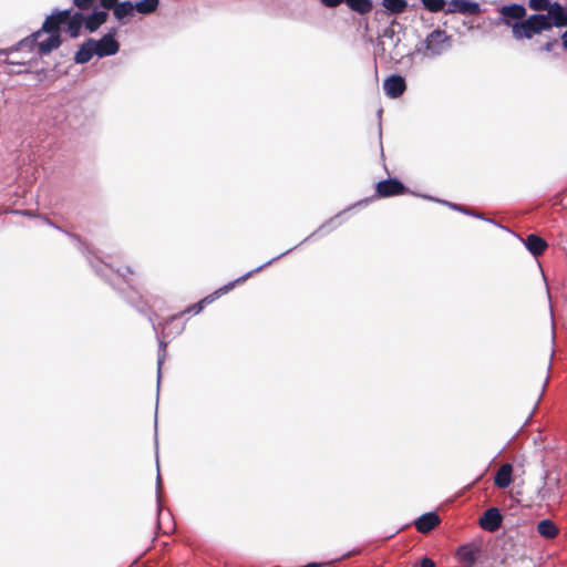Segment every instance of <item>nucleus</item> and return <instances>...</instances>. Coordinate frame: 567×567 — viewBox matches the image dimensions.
<instances>
[{
	"label": "nucleus",
	"mask_w": 567,
	"mask_h": 567,
	"mask_svg": "<svg viewBox=\"0 0 567 567\" xmlns=\"http://www.w3.org/2000/svg\"><path fill=\"white\" fill-rule=\"evenodd\" d=\"M75 244V246L86 256V259L91 267L94 269L95 274L103 278L106 282H109L113 289L118 291L124 296L126 301L132 305L138 312L146 313L148 307L145 302H143L140 293L133 289V279L128 276L134 274L133 269L130 266L124 268L114 269L110 264L103 262L97 257H91L89 248L81 240V238L71 233H65Z\"/></svg>",
	"instance_id": "1"
},
{
	"label": "nucleus",
	"mask_w": 567,
	"mask_h": 567,
	"mask_svg": "<svg viewBox=\"0 0 567 567\" xmlns=\"http://www.w3.org/2000/svg\"><path fill=\"white\" fill-rule=\"evenodd\" d=\"M370 198H365L363 200H359L357 202L353 207L355 206H361V205H367L370 203ZM352 208V206L343 209L342 212L338 213L337 215H334L333 217L329 218L328 220H326L322 225H320L313 233H311L308 237H306L302 241H300L298 245H296L295 247H291L289 249H287L286 251L279 254L278 256L271 258L270 260L264 262L262 265L258 266L257 268L246 272L245 275L238 277L237 279H235L234 281H229L228 284L224 285L223 287H220L219 289H217L215 291V295L217 296H221L224 293H227L228 291H230L239 282H244L246 281L251 275L260 271L261 269L268 267L269 265H271L274 261L280 259L281 257L290 254L291 251H293L296 248H298L299 246H301L302 244L311 240L312 238H315L316 236L318 235H326L328 233H330L332 229L337 228L338 226L341 225V221H338V219L348 210H350Z\"/></svg>",
	"instance_id": "2"
},
{
	"label": "nucleus",
	"mask_w": 567,
	"mask_h": 567,
	"mask_svg": "<svg viewBox=\"0 0 567 567\" xmlns=\"http://www.w3.org/2000/svg\"><path fill=\"white\" fill-rule=\"evenodd\" d=\"M452 48V38L442 29L431 31L416 47L415 52L423 56L434 59L441 56Z\"/></svg>",
	"instance_id": "3"
},
{
	"label": "nucleus",
	"mask_w": 567,
	"mask_h": 567,
	"mask_svg": "<svg viewBox=\"0 0 567 567\" xmlns=\"http://www.w3.org/2000/svg\"><path fill=\"white\" fill-rule=\"evenodd\" d=\"M63 20L58 18L53 12L49 14L42 23V27L38 30L40 34L47 33L48 37L39 44V55L43 56L58 49L62 43L61 27Z\"/></svg>",
	"instance_id": "4"
},
{
	"label": "nucleus",
	"mask_w": 567,
	"mask_h": 567,
	"mask_svg": "<svg viewBox=\"0 0 567 567\" xmlns=\"http://www.w3.org/2000/svg\"><path fill=\"white\" fill-rule=\"evenodd\" d=\"M41 37L40 32L37 30L34 32H32L31 34H29L28 37L23 38L22 40H20L17 44L10 47V48H6V49H0V56H6V59L3 60V62L6 64H9V65H25L27 63L23 62V61H12V60H9L8 56L10 53L12 52H16V51H19L21 49H29V51H33L34 48H38L39 49V44L41 41H39V38Z\"/></svg>",
	"instance_id": "5"
},
{
	"label": "nucleus",
	"mask_w": 567,
	"mask_h": 567,
	"mask_svg": "<svg viewBox=\"0 0 567 567\" xmlns=\"http://www.w3.org/2000/svg\"><path fill=\"white\" fill-rule=\"evenodd\" d=\"M498 21L513 29L515 23L520 22L527 14L526 8L522 3H507L498 9Z\"/></svg>",
	"instance_id": "6"
},
{
	"label": "nucleus",
	"mask_w": 567,
	"mask_h": 567,
	"mask_svg": "<svg viewBox=\"0 0 567 567\" xmlns=\"http://www.w3.org/2000/svg\"><path fill=\"white\" fill-rule=\"evenodd\" d=\"M549 477V473L545 471L544 473V483L542 487L538 488L537 496L543 502L547 503H560L563 498V492L560 488V480L557 477L554 482L547 483L546 480Z\"/></svg>",
	"instance_id": "7"
},
{
	"label": "nucleus",
	"mask_w": 567,
	"mask_h": 567,
	"mask_svg": "<svg viewBox=\"0 0 567 567\" xmlns=\"http://www.w3.org/2000/svg\"><path fill=\"white\" fill-rule=\"evenodd\" d=\"M405 192L406 186L396 177L379 181L375 185V196L379 198L398 196Z\"/></svg>",
	"instance_id": "8"
},
{
	"label": "nucleus",
	"mask_w": 567,
	"mask_h": 567,
	"mask_svg": "<svg viewBox=\"0 0 567 567\" xmlns=\"http://www.w3.org/2000/svg\"><path fill=\"white\" fill-rule=\"evenodd\" d=\"M480 554L481 547L473 542L461 545L456 550L457 559L464 567H474Z\"/></svg>",
	"instance_id": "9"
},
{
	"label": "nucleus",
	"mask_w": 567,
	"mask_h": 567,
	"mask_svg": "<svg viewBox=\"0 0 567 567\" xmlns=\"http://www.w3.org/2000/svg\"><path fill=\"white\" fill-rule=\"evenodd\" d=\"M478 523L484 530L494 533L501 528L503 515L497 507H489L480 517Z\"/></svg>",
	"instance_id": "10"
},
{
	"label": "nucleus",
	"mask_w": 567,
	"mask_h": 567,
	"mask_svg": "<svg viewBox=\"0 0 567 567\" xmlns=\"http://www.w3.org/2000/svg\"><path fill=\"white\" fill-rule=\"evenodd\" d=\"M481 4L472 0H450L449 7L445 9L446 14L462 13L474 16L481 13Z\"/></svg>",
	"instance_id": "11"
},
{
	"label": "nucleus",
	"mask_w": 567,
	"mask_h": 567,
	"mask_svg": "<svg viewBox=\"0 0 567 567\" xmlns=\"http://www.w3.org/2000/svg\"><path fill=\"white\" fill-rule=\"evenodd\" d=\"M384 93L391 99H398L406 90L405 79L400 74H391L383 81Z\"/></svg>",
	"instance_id": "12"
},
{
	"label": "nucleus",
	"mask_w": 567,
	"mask_h": 567,
	"mask_svg": "<svg viewBox=\"0 0 567 567\" xmlns=\"http://www.w3.org/2000/svg\"><path fill=\"white\" fill-rule=\"evenodd\" d=\"M423 198L425 199H430V200H434V202H437V203H441L443 205H446L449 208L455 210V212H460L464 215H468V216H472L474 218H478V219H482V220H485L487 223H491V224H494L498 227H502L501 225H498L495 220L491 219V218H487V217H484V215L480 212H476V210H473L466 206H463L461 204H456V203H452V202H447V200H442V199H439V198H434L432 196H427V195H421Z\"/></svg>",
	"instance_id": "13"
},
{
	"label": "nucleus",
	"mask_w": 567,
	"mask_h": 567,
	"mask_svg": "<svg viewBox=\"0 0 567 567\" xmlns=\"http://www.w3.org/2000/svg\"><path fill=\"white\" fill-rule=\"evenodd\" d=\"M546 14L551 29L567 27V7L561 3L554 2Z\"/></svg>",
	"instance_id": "14"
},
{
	"label": "nucleus",
	"mask_w": 567,
	"mask_h": 567,
	"mask_svg": "<svg viewBox=\"0 0 567 567\" xmlns=\"http://www.w3.org/2000/svg\"><path fill=\"white\" fill-rule=\"evenodd\" d=\"M109 12L100 10L96 6L90 13L85 14V30L90 33L95 32L103 23L106 22Z\"/></svg>",
	"instance_id": "15"
},
{
	"label": "nucleus",
	"mask_w": 567,
	"mask_h": 567,
	"mask_svg": "<svg viewBox=\"0 0 567 567\" xmlns=\"http://www.w3.org/2000/svg\"><path fill=\"white\" fill-rule=\"evenodd\" d=\"M93 55H96L95 39L89 38L83 42L74 54V62L76 64L87 63Z\"/></svg>",
	"instance_id": "16"
},
{
	"label": "nucleus",
	"mask_w": 567,
	"mask_h": 567,
	"mask_svg": "<svg viewBox=\"0 0 567 567\" xmlns=\"http://www.w3.org/2000/svg\"><path fill=\"white\" fill-rule=\"evenodd\" d=\"M441 523L440 516L435 512H427L419 516L414 525L420 533L426 534Z\"/></svg>",
	"instance_id": "17"
},
{
	"label": "nucleus",
	"mask_w": 567,
	"mask_h": 567,
	"mask_svg": "<svg viewBox=\"0 0 567 567\" xmlns=\"http://www.w3.org/2000/svg\"><path fill=\"white\" fill-rule=\"evenodd\" d=\"M396 24V21L393 20L391 22V25L385 27L382 32L380 33V38L390 40L392 44V51L390 52L391 60H396L399 58H402V53L398 50V47L401 42L400 35L395 32L393 25Z\"/></svg>",
	"instance_id": "18"
},
{
	"label": "nucleus",
	"mask_w": 567,
	"mask_h": 567,
	"mask_svg": "<svg viewBox=\"0 0 567 567\" xmlns=\"http://www.w3.org/2000/svg\"><path fill=\"white\" fill-rule=\"evenodd\" d=\"M525 248L534 256L538 257L544 254L548 247L547 241L537 234H529L525 239H522Z\"/></svg>",
	"instance_id": "19"
},
{
	"label": "nucleus",
	"mask_w": 567,
	"mask_h": 567,
	"mask_svg": "<svg viewBox=\"0 0 567 567\" xmlns=\"http://www.w3.org/2000/svg\"><path fill=\"white\" fill-rule=\"evenodd\" d=\"M96 55L99 58H105L114 55L120 50V43L117 40H111L109 37H102L100 40H95Z\"/></svg>",
	"instance_id": "20"
},
{
	"label": "nucleus",
	"mask_w": 567,
	"mask_h": 567,
	"mask_svg": "<svg viewBox=\"0 0 567 567\" xmlns=\"http://www.w3.org/2000/svg\"><path fill=\"white\" fill-rule=\"evenodd\" d=\"M535 34H538L530 23V18L525 17L520 22L513 25V35L515 39H532Z\"/></svg>",
	"instance_id": "21"
},
{
	"label": "nucleus",
	"mask_w": 567,
	"mask_h": 567,
	"mask_svg": "<svg viewBox=\"0 0 567 567\" xmlns=\"http://www.w3.org/2000/svg\"><path fill=\"white\" fill-rule=\"evenodd\" d=\"M513 465L511 463L503 464L494 476V484L498 488H507L512 484Z\"/></svg>",
	"instance_id": "22"
},
{
	"label": "nucleus",
	"mask_w": 567,
	"mask_h": 567,
	"mask_svg": "<svg viewBox=\"0 0 567 567\" xmlns=\"http://www.w3.org/2000/svg\"><path fill=\"white\" fill-rule=\"evenodd\" d=\"M66 25V32L70 35V38L75 39L79 38L81 34L82 27L85 28V13L81 11H75L72 14V18L70 21L65 23Z\"/></svg>",
	"instance_id": "23"
},
{
	"label": "nucleus",
	"mask_w": 567,
	"mask_h": 567,
	"mask_svg": "<svg viewBox=\"0 0 567 567\" xmlns=\"http://www.w3.org/2000/svg\"><path fill=\"white\" fill-rule=\"evenodd\" d=\"M383 13L386 16H398L406 11V0H382Z\"/></svg>",
	"instance_id": "24"
},
{
	"label": "nucleus",
	"mask_w": 567,
	"mask_h": 567,
	"mask_svg": "<svg viewBox=\"0 0 567 567\" xmlns=\"http://www.w3.org/2000/svg\"><path fill=\"white\" fill-rule=\"evenodd\" d=\"M537 532L542 537L553 539L558 535L559 529L551 519L545 518L538 522Z\"/></svg>",
	"instance_id": "25"
},
{
	"label": "nucleus",
	"mask_w": 567,
	"mask_h": 567,
	"mask_svg": "<svg viewBox=\"0 0 567 567\" xmlns=\"http://www.w3.org/2000/svg\"><path fill=\"white\" fill-rule=\"evenodd\" d=\"M113 16L118 21H123L125 18L133 17L135 11V4L131 1L118 2L113 9Z\"/></svg>",
	"instance_id": "26"
},
{
	"label": "nucleus",
	"mask_w": 567,
	"mask_h": 567,
	"mask_svg": "<svg viewBox=\"0 0 567 567\" xmlns=\"http://www.w3.org/2000/svg\"><path fill=\"white\" fill-rule=\"evenodd\" d=\"M155 446H156V468H157V477H156V497H157V516L161 515L163 505L161 502V488H162V480L159 475V460H158V441H157V410L155 411Z\"/></svg>",
	"instance_id": "27"
},
{
	"label": "nucleus",
	"mask_w": 567,
	"mask_h": 567,
	"mask_svg": "<svg viewBox=\"0 0 567 567\" xmlns=\"http://www.w3.org/2000/svg\"><path fill=\"white\" fill-rule=\"evenodd\" d=\"M346 4L351 11L360 16L368 14L373 9L372 0H346Z\"/></svg>",
	"instance_id": "28"
},
{
	"label": "nucleus",
	"mask_w": 567,
	"mask_h": 567,
	"mask_svg": "<svg viewBox=\"0 0 567 567\" xmlns=\"http://www.w3.org/2000/svg\"><path fill=\"white\" fill-rule=\"evenodd\" d=\"M529 18L530 23L534 25V29L538 34H540L544 31L551 30L549 19L547 18L546 13H533L529 16Z\"/></svg>",
	"instance_id": "29"
},
{
	"label": "nucleus",
	"mask_w": 567,
	"mask_h": 567,
	"mask_svg": "<svg viewBox=\"0 0 567 567\" xmlns=\"http://www.w3.org/2000/svg\"><path fill=\"white\" fill-rule=\"evenodd\" d=\"M135 4V11L143 16H150L154 13L158 6L159 0H138L134 2Z\"/></svg>",
	"instance_id": "30"
},
{
	"label": "nucleus",
	"mask_w": 567,
	"mask_h": 567,
	"mask_svg": "<svg viewBox=\"0 0 567 567\" xmlns=\"http://www.w3.org/2000/svg\"><path fill=\"white\" fill-rule=\"evenodd\" d=\"M204 309V306H203V301H198L189 307H187L183 312L181 313H177V315H173L171 316L168 319L165 320L164 322V326H163V330L166 328V326L171 322H173L174 320H176L177 318H179L183 313H194V315H197L202 310Z\"/></svg>",
	"instance_id": "31"
},
{
	"label": "nucleus",
	"mask_w": 567,
	"mask_h": 567,
	"mask_svg": "<svg viewBox=\"0 0 567 567\" xmlns=\"http://www.w3.org/2000/svg\"><path fill=\"white\" fill-rule=\"evenodd\" d=\"M425 10L432 13L445 11L446 0H421Z\"/></svg>",
	"instance_id": "32"
},
{
	"label": "nucleus",
	"mask_w": 567,
	"mask_h": 567,
	"mask_svg": "<svg viewBox=\"0 0 567 567\" xmlns=\"http://www.w3.org/2000/svg\"><path fill=\"white\" fill-rule=\"evenodd\" d=\"M550 0H528V7L534 11H547L551 7Z\"/></svg>",
	"instance_id": "33"
},
{
	"label": "nucleus",
	"mask_w": 567,
	"mask_h": 567,
	"mask_svg": "<svg viewBox=\"0 0 567 567\" xmlns=\"http://www.w3.org/2000/svg\"><path fill=\"white\" fill-rule=\"evenodd\" d=\"M166 355H167L166 349L157 350V392L159 391V383H161V378H162V365L165 361Z\"/></svg>",
	"instance_id": "34"
},
{
	"label": "nucleus",
	"mask_w": 567,
	"mask_h": 567,
	"mask_svg": "<svg viewBox=\"0 0 567 567\" xmlns=\"http://www.w3.org/2000/svg\"><path fill=\"white\" fill-rule=\"evenodd\" d=\"M75 11H73L72 8H68V9H64V10H59V9H54L53 10V13L58 16V18H60L61 20H63V23L65 24L68 21L71 20L72 18V14L74 13Z\"/></svg>",
	"instance_id": "35"
},
{
	"label": "nucleus",
	"mask_w": 567,
	"mask_h": 567,
	"mask_svg": "<svg viewBox=\"0 0 567 567\" xmlns=\"http://www.w3.org/2000/svg\"><path fill=\"white\" fill-rule=\"evenodd\" d=\"M385 51V42L379 37L374 44V56H383Z\"/></svg>",
	"instance_id": "36"
},
{
	"label": "nucleus",
	"mask_w": 567,
	"mask_h": 567,
	"mask_svg": "<svg viewBox=\"0 0 567 567\" xmlns=\"http://www.w3.org/2000/svg\"><path fill=\"white\" fill-rule=\"evenodd\" d=\"M94 0H73V4L82 12V10H87L92 7Z\"/></svg>",
	"instance_id": "37"
},
{
	"label": "nucleus",
	"mask_w": 567,
	"mask_h": 567,
	"mask_svg": "<svg viewBox=\"0 0 567 567\" xmlns=\"http://www.w3.org/2000/svg\"><path fill=\"white\" fill-rule=\"evenodd\" d=\"M118 2V0H99L100 6L105 11L112 10Z\"/></svg>",
	"instance_id": "38"
},
{
	"label": "nucleus",
	"mask_w": 567,
	"mask_h": 567,
	"mask_svg": "<svg viewBox=\"0 0 567 567\" xmlns=\"http://www.w3.org/2000/svg\"><path fill=\"white\" fill-rule=\"evenodd\" d=\"M413 567H435L433 559L423 557L419 563L414 564Z\"/></svg>",
	"instance_id": "39"
},
{
	"label": "nucleus",
	"mask_w": 567,
	"mask_h": 567,
	"mask_svg": "<svg viewBox=\"0 0 567 567\" xmlns=\"http://www.w3.org/2000/svg\"><path fill=\"white\" fill-rule=\"evenodd\" d=\"M320 2L327 8H337L341 3H346V0H320Z\"/></svg>",
	"instance_id": "40"
},
{
	"label": "nucleus",
	"mask_w": 567,
	"mask_h": 567,
	"mask_svg": "<svg viewBox=\"0 0 567 567\" xmlns=\"http://www.w3.org/2000/svg\"><path fill=\"white\" fill-rule=\"evenodd\" d=\"M558 44V40L556 38H553L548 40L543 47L542 50L546 52H550L555 45Z\"/></svg>",
	"instance_id": "41"
},
{
	"label": "nucleus",
	"mask_w": 567,
	"mask_h": 567,
	"mask_svg": "<svg viewBox=\"0 0 567 567\" xmlns=\"http://www.w3.org/2000/svg\"><path fill=\"white\" fill-rule=\"evenodd\" d=\"M152 326H153L154 331L156 332L157 342H158V349H166V348H167V342H165V341L163 340V338H161V337L158 336V332H157V326H156L154 322L152 323Z\"/></svg>",
	"instance_id": "42"
},
{
	"label": "nucleus",
	"mask_w": 567,
	"mask_h": 567,
	"mask_svg": "<svg viewBox=\"0 0 567 567\" xmlns=\"http://www.w3.org/2000/svg\"><path fill=\"white\" fill-rule=\"evenodd\" d=\"M220 296H217L215 295V291L208 296H206L205 298H203L200 301H203V306L205 307V305H208L210 302H213L215 299L219 298Z\"/></svg>",
	"instance_id": "43"
},
{
	"label": "nucleus",
	"mask_w": 567,
	"mask_h": 567,
	"mask_svg": "<svg viewBox=\"0 0 567 567\" xmlns=\"http://www.w3.org/2000/svg\"><path fill=\"white\" fill-rule=\"evenodd\" d=\"M116 34H117V28L116 27H112V28L109 29L106 34H104L103 37H109L111 40H116L115 39Z\"/></svg>",
	"instance_id": "44"
},
{
	"label": "nucleus",
	"mask_w": 567,
	"mask_h": 567,
	"mask_svg": "<svg viewBox=\"0 0 567 567\" xmlns=\"http://www.w3.org/2000/svg\"><path fill=\"white\" fill-rule=\"evenodd\" d=\"M13 213L14 214H19V215H23V216H27V217H35L37 216L32 210H29V209L13 210Z\"/></svg>",
	"instance_id": "45"
},
{
	"label": "nucleus",
	"mask_w": 567,
	"mask_h": 567,
	"mask_svg": "<svg viewBox=\"0 0 567 567\" xmlns=\"http://www.w3.org/2000/svg\"><path fill=\"white\" fill-rule=\"evenodd\" d=\"M41 220L47 224V225H50L59 230H62L59 226H56L53 221H51L48 217L45 216H40Z\"/></svg>",
	"instance_id": "46"
},
{
	"label": "nucleus",
	"mask_w": 567,
	"mask_h": 567,
	"mask_svg": "<svg viewBox=\"0 0 567 567\" xmlns=\"http://www.w3.org/2000/svg\"><path fill=\"white\" fill-rule=\"evenodd\" d=\"M560 39L563 48L567 50V30L563 32Z\"/></svg>",
	"instance_id": "47"
},
{
	"label": "nucleus",
	"mask_w": 567,
	"mask_h": 567,
	"mask_svg": "<svg viewBox=\"0 0 567 567\" xmlns=\"http://www.w3.org/2000/svg\"><path fill=\"white\" fill-rule=\"evenodd\" d=\"M18 74H23V73H29L28 70H24V71H17Z\"/></svg>",
	"instance_id": "48"
},
{
	"label": "nucleus",
	"mask_w": 567,
	"mask_h": 567,
	"mask_svg": "<svg viewBox=\"0 0 567 567\" xmlns=\"http://www.w3.org/2000/svg\"><path fill=\"white\" fill-rule=\"evenodd\" d=\"M381 114H382V110L380 109V110L378 111V116H379V118H381Z\"/></svg>",
	"instance_id": "49"
},
{
	"label": "nucleus",
	"mask_w": 567,
	"mask_h": 567,
	"mask_svg": "<svg viewBox=\"0 0 567 567\" xmlns=\"http://www.w3.org/2000/svg\"><path fill=\"white\" fill-rule=\"evenodd\" d=\"M381 134H382L381 124H379V135L381 136Z\"/></svg>",
	"instance_id": "50"
}]
</instances>
